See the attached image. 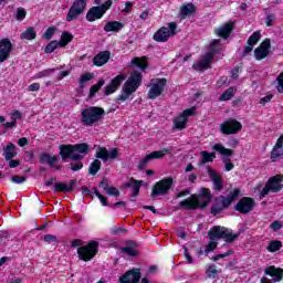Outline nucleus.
<instances>
[{
  "label": "nucleus",
  "mask_w": 283,
  "mask_h": 283,
  "mask_svg": "<svg viewBox=\"0 0 283 283\" xmlns=\"http://www.w3.org/2000/svg\"><path fill=\"white\" fill-rule=\"evenodd\" d=\"M96 253H98V242L96 241H91L87 245H82L77 249L78 258L84 262H90L95 258Z\"/></svg>",
  "instance_id": "10"
},
{
  "label": "nucleus",
  "mask_w": 283,
  "mask_h": 283,
  "mask_svg": "<svg viewBox=\"0 0 283 283\" xmlns=\"http://www.w3.org/2000/svg\"><path fill=\"white\" fill-rule=\"evenodd\" d=\"M211 202V191L207 188H201L198 195H191L188 199L180 202V207L192 211L196 209H205Z\"/></svg>",
  "instance_id": "2"
},
{
  "label": "nucleus",
  "mask_w": 283,
  "mask_h": 283,
  "mask_svg": "<svg viewBox=\"0 0 283 283\" xmlns=\"http://www.w3.org/2000/svg\"><path fill=\"white\" fill-rule=\"evenodd\" d=\"M140 282V269L128 270L119 277V283H138Z\"/></svg>",
  "instance_id": "23"
},
{
  "label": "nucleus",
  "mask_w": 283,
  "mask_h": 283,
  "mask_svg": "<svg viewBox=\"0 0 283 283\" xmlns=\"http://www.w3.org/2000/svg\"><path fill=\"white\" fill-rule=\"evenodd\" d=\"M11 182H14L15 185H22V182H25V177L13 176L11 177Z\"/></svg>",
  "instance_id": "56"
},
{
  "label": "nucleus",
  "mask_w": 283,
  "mask_h": 283,
  "mask_svg": "<svg viewBox=\"0 0 283 283\" xmlns=\"http://www.w3.org/2000/svg\"><path fill=\"white\" fill-rule=\"evenodd\" d=\"M107 196H120V191H118L115 187H108L106 190Z\"/></svg>",
  "instance_id": "54"
},
{
  "label": "nucleus",
  "mask_w": 283,
  "mask_h": 283,
  "mask_svg": "<svg viewBox=\"0 0 283 283\" xmlns=\"http://www.w3.org/2000/svg\"><path fill=\"white\" fill-rule=\"evenodd\" d=\"M41 90V84L39 83H33L29 86V92H39Z\"/></svg>",
  "instance_id": "61"
},
{
  "label": "nucleus",
  "mask_w": 283,
  "mask_h": 283,
  "mask_svg": "<svg viewBox=\"0 0 283 283\" xmlns=\"http://www.w3.org/2000/svg\"><path fill=\"white\" fill-rule=\"evenodd\" d=\"M193 12H196V6L192 3L184 4L180 8V17H182V19H186V17H191Z\"/></svg>",
  "instance_id": "33"
},
{
  "label": "nucleus",
  "mask_w": 283,
  "mask_h": 283,
  "mask_svg": "<svg viewBox=\"0 0 283 283\" xmlns=\"http://www.w3.org/2000/svg\"><path fill=\"white\" fill-rule=\"evenodd\" d=\"M262 36V33L260 31H255L248 40V43H251L252 45H256L258 41H260Z\"/></svg>",
  "instance_id": "49"
},
{
  "label": "nucleus",
  "mask_w": 283,
  "mask_h": 283,
  "mask_svg": "<svg viewBox=\"0 0 283 283\" xmlns=\"http://www.w3.org/2000/svg\"><path fill=\"white\" fill-rule=\"evenodd\" d=\"M199 156L201 158V160L199 161V166L202 167V165H207V163H213V159L216 158V153L202 150L199 153Z\"/></svg>",
  "instance_id": "31"
},
{
  "label": "nucleus",
  "mask_w": 283,
  "mask_h": 283,
  "mask_svg": "<svg viewBox=\"0 0 283 283\" xmlns=\"http://www.w3.org/2000/svg\"><path fill=\"white\" fill-rule=\"evenodd\" d=\"M71 169H72V171H78V170L83 169V163L77 161V163L71 164Z\"/></svg>",
  "instance_id": "59"
},
{
  "label": "nucleus",
  "mask_w": 283,
  "mask_h": 283,
  "mask_svg": "<svg viewBox=\"0 0 283 283\" xmlns=\"http://www.w3.org/2000/svg\"><path fill=\"white\" fill-rule=\"evenodd\" d=\"M219 129L226 136H231L242 132V123L238 122L235 118H229L220 124Z\"/></svg>",
  "instance_id": "15"
},
{
  "label": "nucleus",
  "mask_w": 283,
  "mask_h": 283,
  "mask_svg": "<svg viewBox=\"0 0 283 283\" xmlns=\"http://www.w3.org/2000/svg\"><path fill=\"white\" fill-rule=\"evenodd\" d=\"M105 85V81L101 80L99 82H97L95 85H93L91 87V92H90V97H94V95L96 94V92H98V90H101L103 86Z\"/></svg>",
  "instance_id": "48"
},
{
  "label": "nucleus",
  "mask_w": 283,
  "mask_h": 283,
  "mask_svg": "<svg viewBox=\"0 0 283 283\" xmlns=\"http://www.w3.org/2000/svg\"><path fill=\"white\" fill-rule=\"evenodd\" d=\"M20 38L25 41H34V39H36V31H34V28L30 27L22 32Z\"/></svg>",
  "instance_id": "37"
},
{
  "label": "nucleus",
  "mask_w": 283,
  "mask_h": 283,
  "mask_svg": "<svg viewBox=\"0 0 283 283\" xmlns=\"http://www.w3.org/2000/svg\"><path fill=\"white\" fill-rule=\"evenodd\" d=\"M229 255H233V250H228L223 254H217L212 258L213 262H218V260H221L222 258H229Z\"/></svg>",
  "instance_id": "53"
},
{
  "label": "nucleus",
  "mask_w": 283,
  "mask_h": 283,
  "mask_svg": "<svg viewBox=\"0 0 283 283\" xmlns=\"http://www.w3.org/2000/svg\"><path fill=\"white\" fill-rule=\"evenodd\" d=\"M176 30H178V24L176 22H170L168 23V27L160 28L154 34V41H157L158 43H165L169 41L170 36H175Z\"/></svg>",
  "instance_id": "9"
},
{
  "label": "nucleus",
  "mask_w": 283,
  "mask_h": 283,
  "mask_svg": "<svg viewBox=\"0 0 283 283\" xmlns=\"http://www.w3.org/2000/svg\"><path fill=\"white\" fill-rule=\"evenodd\" d=\"M112 0H107L102 6L91 8L86 13V20L92 23L98 21V19H103L105 12L112 8Z\"/></svg>",
  "instance_id": "11"
},
{
  "label": "nucleus",
  "mask_w": 283,
  "mask_h": 283,
  "mask_svg": "<svg viewBox=\"0 0 283 283\" xmlns=\"http://www.w3.org/2000/svg\"><path fill=\"white\" fill-rule=\"evenodd\" d=\"M60 160H61V157H59V155L52 156L48 153L42 154L40 157V163L49 165V167H52L56 171H59V169H61V167L56 166V163H59Z\"/></svg>",
  "instance_id": "25"
},
{
  "label": "nucleus",
  "mask_w": 283,
  "mask_h": 283,
  "mask_svg": "<svg viewBox=\"0 0 283 283\" xmlns=\"http://www.w3.org/2000/svg\"><path fill=\"white\" fill-rule=\"evenodd\" d=\"M273 21H274L273 15H268L266 17L265 24L268 25V28H271V25H273Z\"/></svg>",
  "instance_id": "63"
},
{
  "label": "nucleus",
  "mask_w": 283,
  "mask_h": 283,
  "mask_svg": "<svg viewBox=\"0 0 283 283\" xmlns=\"http://www.w3.org/2000/svg\"><path fill=\"white\" fill-rule=\"evenodd\" d=\"M238 196H240V189L235 188L233 191L230 192L228 197L221 196L217 198L211 207L212 216H218V213L224 211V209H227V207H229V205H231V202H233V200H235Z\"/></svg>",
  "instance_id": "7"
},
{
  "label": "nucleus",
  "mask_w": 283,
  "mask_h": 283,
  "mask_svg": "<svg viewBox=\"0 0 283 283\" xmlns=\"http://www.w3.org/2000/svg\"><path fill=\"white\" fill-rule=\"evenodd\" d=\"M10 52H12V42L9 39H3L0 41V63H4L8 61L10 56Z\"/></svg>",
  "instance_id": "24"
},
{
  "label": "nucleus",
  "mask_w": 283,
  "mask_h": 283,
  "mask_svg": "<svg viewBox=\"0 0 283 283\" xmlns=\"http://www.w3.org/2000/svg\"><path fill=\"white\" fill-rule=\"evenodd\" d=\"M18 145L19 147H25V145H28V138L22 137L18 140Z\"/></svg>",
  "instance_id": "64"
},
{
  "label": "nucleus",
  "mask_w": 283,
  "mask_h": 283,
  "mask_svg": "<svg viewBox=\"0 0 283 283\" xmlns=\"http://www.w3.org/2000/svg\"><path fill=\"white\" fill-rule=\"evenodd\" d=\"M87 151H90V145L83 143L73 146H63L61 148L60 155L62 156L63 160H65V158H71L72 160H81L83 158L81 154H87Z\"/></svg>",
  "instance_id": "4"
},
{
  "label": "nucleus",
  "mask_w": 283,
  "mask_h": 283,
  "mask_svg": "<svg viewBox=\"0 0 283 283\" xmlns=\"http://www.w3.org/2000/svg\"><path fill=\"white\" fill-rule=\"evenodd\" d=\"M167 85L166 78H153L150 81V88L148 92V98L154 101L155 98H158L165 92V87Z\"/></svg>",
  "instance_id": "16"
},
{
  "label": "nucleus",
  "mask_w": 283,
  "mask_h": 283,
  "mask_svg": "<svg viewBox=\"0 0 283 283\" xmlns=\"http://www.w3.org/2000/svg\"><path fill=\"white\" fill-rule=\"evenodd\" d=\"M220 50V40H213L210 43V49L209 52L206 53L201 60L197 61L193 64L195 70H209V67H211V63L213 62V56L216 54V52H219Z\"/></svg>",
  "instance_id": "5"
},
{
  "label": "nucleus",
  "mask_w": 283,
  "mask_h": 283,
  "mask_svg": "<svg viewBox=\"0 0 283 283\" xmlns=\"http://www.w3.org/2000/svg\"><path fill=\"white\" fill-rule=\"evenodd\" d=\"M265 275H270L273 282H281L283 276V270L273 265L269 266L264 271Z\"/></svg>",
  "instance_id": "28"
},
{
  "label": "nucleus",
  "mask_w": 283,
  "mask_h": 283,
  "mask_svg": "<svg viewBox=\"0 0 283 283\" xmlns=\"http://www.w3.org/2000/svg\"><path fill=\"white\" fill-rule=\"evenodd\" d=\"M56 32V27H50L46 29V31L43 33V39H46V41H50L52 36H54V33Z\"/></svg>",
  "instance_id": "51"
},
{
  "label": "nucleus",
  "mask_w": 283,
  "mask_h": 283,
  "mask_svg": "<svg viewBox=\"0 0 283 283\" xmlns=\"http://www.w3.org/2000/svg\"><path fill=\"white\" fill-rule=\"evenodd\" d=\"M74 39V35H72L70 32H63L61 35L60 48H65L69 43H72V40Z\"/></svg>",
  "instance_id": "40"
},
{
  "label": "nucleus",
  "mask_w": 283,
  "mask_h": 283,
  "mask_svg": "<svg viewBox=\"0 0 283 283\" xmlns=\"http://www.w3.org/2000/svg\"><path fill=\"white\" fill-rule=\"evenodd\" d=\"M134 4L132 2H126L125 8L122 10V12H132V8Z\"/></svg>",
  "instance_id": "62"
},
{
  "label": "nucleus",
  "mask_w": 283,
  "mask_h": 283,
  "mask_svg": "<svg viewBox=\"0 0 283 283\" xmlns=\"http://www.w3.org/2000/svg\"><path fill=\"white\" fill-rule=\"evenodd\" d=\"M208 176L212 180L214 191H221L222 186L224 185L222 181V177L211 168H208Z\"/></svg>",
  "instance_id": "27"
},
{
  "label": "nucleus",
  "mask_w": 283,
  "mask_h": 283,
  "mask_svg": "<svg viewBox=\"0 0 283 283\" xmlns=\"http://www.w3.org/2000/svg\"><path fill=\"white\" fill-rule=\"evenodd\" d=\"M52 74H54V69H46L36 73L34 78H45L48 76H52Z\"/></svg>",
  "instance_id": "45"
},
{
  "label": "nucleus",
  "mask_w": 283,
  "mask_h": 283,
  "mask_svg": "<svg viewBox=\"0 0 283 283\" xmlns=\"http://www.w3.org/2000/svg\"><path fill=\"white\" fill-rule=\"evenodd\" d=\"M93 193L96 196V198H98L102 207H109V202H107V198L101 195L96 188H93Z\"/></svg>",
  "instance_id": "47"
},
{
  "label": "nucleus",
  "mask_w": 283,
  "mask_h": 283,
  "mask_svg": "<svg viewBox=\"0 0 283 283\" xmlns=\"http://www.w3.org/2000/svg\"><path fill=\"white\" fill-rule=\"evenodd\" d=\"M174 185V179L171 177L164 178L159 180L151 190V198H156V196H167L169 193L171 187Z\"/></svg>",
  "instance_id": "13"
},
{
  "label": "nucleus",
  "mask_w": 283,
  "mask_h": 283,
  "mask_svg": "<svg viewBox=\"0 0 283 283\" xmlns=\"http://www.w3.org/2000/svg\"><path fill=\"white\" fill-rule=\"evenodd\" d=\"M270 229H272V231H280L282 229V222L273 221L270 226Z\"/></svg>",
  "instance_id": "58"
},
{
  "label": "nucleus",
  "mask_w": 283,
  "mask_h": 283,
  "mask_svg": "<svg viewBox=\"0 0 283 283\" xmlns=\"http://www.w3.org/2000/svg\"><path fill=\"white\" fill-rule=\"evenodd\" d=\"M140 185H143V181H136L133 180V182L129 185V187H132L133 189V198H135V196H138V193H140Z\"/></svg>",
  "instance_id": "46"
},
{
  "label": "nucleus",
  "mask_w": 283,
  "mask_h": 283,
  "mask_svg": "<svg viewBox=\"0 0 283 283\" xmlns=\"http://www.w3.org/2000/svg\"><path fill=\"white\" fill-rule=\"evenodd\" d=\"M112 56V53L109 51H102L97 53L93 59V65H96V67H103Z\"/></svg>",
  "instance_id": "26"
},
{
  "label": "nucleus",
  "mask_w": 283,
  "mask_h": 283,
  "mask_svg": "<svg viewBox=\"0 0 283 283\" xmlns=\"http://www.w3.org/2000/svg\"><path fill=\"white\" fill-rule=\"evenodd\" d=\"M218 249V242L216 240H210V242L206 245L205 250H199L198 255H209L211 252Z\"/></svg>",
  "instance_id": "35"
},
{
  "label": "nucleus",
  "mask_w": 283,
  "mask_h": 283,
  "mask_svg": "<svg viewBox=\"0 0 283 283\" xmlns=\"http://www.w3.org/2000/svg\"><path fill=\"white\" fill-rule=\"evenodd\" d=\"M56 237H54V234H46L44 237V242H48L49 244H53L56 243Z\"/></svg>",
  "instance_id": "57"
},
{
  "label": "nucleus",
  "mask_w": 283,
  "mask_h": 283,
  "mask_svg": "<svg viewBox=\"0 0 283 283\" xmlns=\"http://www.w3.org/2000/svg\"><path fill=\"white\" fill-rule=\"evenodd\" d=\"M272 98H273V94H268L263 98H261L260 104L266 105V103H271Z\"/></svg>",
  "instance_id": "60"
},
{
  "label": "nucleus",
  "mask_w": 283,
  "mask_h": 283,
  "mask_svg": "<svg viewBox=\"0 0 283 283\" xmlns=\"http://www.w3.org/2000/svg\"><path fill=\"white\" fill-rule=\"evenodd\" d=\"M282 156H283V149L281 148L280 144L276 143L271 151V159L273 163H275V160L277 158H282Z\"/></svg>",
  "instance_id": "39"
},
{
  "label": "nucleus",
  "mask_w": 283,
  "mask_h": 283,
  "mask_svg": "<svg viewBox=\"0 0 283 283\" xmlns=\"http://www.w3.org/2000/svg\"><path fill=\"white\" fill-rule=\"evenodd\" d=\"M196 114V106L185 109L179 116L174 119V127L176 129H185L189 116Z\"/></svg>",
  "instance_id": "18"
},
{
  "label": "nucleus",
  "mask_w": 283,
  "mask_h": 283,
  "mask_svg": "<svg viewBox=\"0 0 283 283\" xmlns=\"http://www.w3.org/2000/svg\"><path fill=\"white\" fill-rule=\"evenodd\" d=\"M85 8H87V0H74L66 14V21L69 23L76 21V19H78V17L85 12Z\"/></svg>",
  "instance_id": "12"
},
{
  "label": "nucleus",
  "mask_w": 283,
  "mask_h": 283,
  "mask_svg": "<svg viewBox=\"0 0 283 283\" xmlns=\"http://www.w3.org/2000/svg\"><path fill=\"white\" fill-rule=\"evenodd\" d=\"M143 83V76L140 75V72L133 71L130 73V76L126 80L124 83L120 94L116 98L117 105H120L127 101L134 99V93L140 87V84Z\"/></svg>",
  "instance_id": "1"
},
{
  "label": "nucleus",
  "mask_w": 283,
  "mask_h": 283,
  "mask_svg": "<svg viewBox=\"0 0 283 283\" xmlns=\"http://www.w3.org/2000/svg\"><path fill=\"white\" fill-rule=\"evenodd\" d=\"M232 30H233V23L229 22L216 29V34L217 36H221L222 39H229V35L231 34Z\"/></svg>",
  "instance_id": "29"
},
{
  "label": "nucleus",
  "mask_w": 283,
  "mask_h": 283,
  "mask_svg": "<svg viewBox=\"0 0 283 283\" xmlns=\"http://www.w3.org/2000/svg\"><path fill=\"white\" fill-rule=\"evenodd\" d=\"M93 75L92 73H85L80 77V87H83V85H85V83H87L88 81H92Z\"/></svg>",
  "instance_id": "52"
},
{
  "label": "nucleus",
  "mask_w": 283,
  "mask_h": 283,
  "mask_svg": "<svg viewBox=\"0 0 283 283\" xmlns=\"http://www.w3.org/2000/svg\"><path fill=\"white\" fill-rule=\"evenodd\" d=\"M95 148L96 158H99L103 163H108V160H116V158H118V149L116 148L107 149L101 146H95Z\"/></svg>",
  "instance_id": "17"
},
{
  "label": "nucleus",
  "mask_w": 283,
  "mask_h": 283,
  "mask_svg": "<svg viewBox=\"0 0 283 283\" xmlns=\"http://www.w3.org/2000/svg\"><path fill=\"white\" fill-rule=\"evenodd\" d=\"M167 154H171V149L169 148H164L161 150H155L150 154H148L146 157H144L140 161H139V167H145V165H147L148 163H150V160H156L158 158H165V156H167Z\"/></svg>",
  "instance_id": "20"
},
{
  "label": "nucleus",
  "mask_w": 283,
  "mask_h": 283,
  "mask_svg": "<svg viewBox=\"0 0 283 283\" xmlns=\"http://www.w3.org/2000/svg\"><path fill=\"white\" fill-rule=\"evenodd\" d=\"M235 92H238L237 87H230L223 92V94L219 97V101H231L232 96H235Z\"/></svg>",
  "instance_id": "41"
},
{
  "label": "nucleus",
  "mask_w": 283,
  "mask_h": 283,
  "mask_svg": "<svg viewBox=\"0 0 283 283\" xmlns=\"http://www.w3.org/2000/svg\"><path fill=\"white\" fill-rule=\"evenodd\" d=\"M120 253L128 255V258H136V255H138L136 243H127L125 247L120 248Z\"/></svg>",
  "instance_id": "30"
},
{
  "label": "nucleus",
  "mask_w": 283,
  "mask_h": 283,
  "mask_svg": "<svg viewBox=\"0 0 283 283\" xmlns=\"http://www.w3.org/2000/svg\"><path fill=\"white\" fill-rule=\"evenodd\" d=\"M130 63L132 65H136L140 72H145V70H147V59L145 57H134Z\"/></svg>",
  "instance_id": "36"
},
{
  "label": "nucleus",
  "mask_w": 283,
  "mask_h": 283,
  "mask_svg": "<svg viewBox=\"0 0 283 283\" xmlns=\"http://www.w3.org/2000/svg\"><path fill=\"white\" fill-rule=\"evenodd\" d=\"M61 46L59 41H51L44 49L45 54H52L56 48Z\"/></svg>",
  "instance_id": "44"
},
{
  "label": "nucleus",
  "mask_w": 283,
  "mask_h": 283,
  "mask_svg": "<svg viewBox=\"0 0 283 283\" xmlns=\"http://www.w3.org/2000/svg\"><path fill=\"white\" fill-rule=\"evenodd\" d=\"M282 249V241H271L268 245L269 253H275Z\"/></svg>",
  "instance_id": "42"
},
{
  "label": "nucleus",
  "mask_w": 283,
  "mask_h": 283,
  "mask_svg": "<svg viewBox=\"0 0 283 283\" xmlns=\"http://www.w3.org/2000/svg\"><path fill=\"white\" fill-rule=\"evenodd\" d=\"M99 170H101V160L95 159L91 164L88 171H90L91 176H96V174H98Z\"/></svg>",
  "instance_id": "43"
},
{
  "label": "nucleus",
  "mask_w": 283,
  "mask_h": 283,
  "mask_svg": "<svg viewBox=\"0 0 283 283\" xmlns=\"http://www.w3.org/2000/svg\"><path fill=\"white\" fill-rule=\"evenodd\" d=\"M283 188V176L276 175L274 177H271L268 182L265 184V187L261 191V198H265V196H269V193H277L279 191H282Z\"/></svg>",
  "instance_id": "8"
},
{
  "label": "nucleus",
  "mask_w": 283,
  "mask_h": 283,
  "mask_svg": "<svg viewBox=\"0 0 283 283\" xmlns=\"http://www.w3.org/2000/svg\"><path fill=\"white\" fill-rule=\"evenodd\" d=\"M208 238L209 240H224L227 243L233 242L235 238H238V234H233V231H231L228 228L214 226L208 231Z\"/></svg>",
  "instance_id": "6"
},
{
  "label": "nucleus",
  "mask_w": 283,
  "mask_h": 283,
  "mask_svg": "<svg viewBox=\"0 0 283 283\" xmlns=\"http://www.w3.org/2000/svg\"><path fill=\"white\" fill-rule=\"evenodd\" d=\"M105 116V109L97 106H90L82 111V123L86 127H94L98 125Z\"/></svg>",
  "instance_id": "3"
},
{
  "label": "nucleus",
  "mask_w": 283,
  "mask_h": 283,
  "mask_svg": "<svg viewBox=\"0 0 283 283\" xmlns=\"http://www.w3.org/2000/svg\"><path fill=\"white\" fill-rule=\"evenodd\" d=\"M74 189V181H71L70 186L66 184L57 182L55 184V191H63L64 193H70Z\"/></svg>",
  "instance_id": "38"
},
{
  "label": "nucleus",
  "mask_w": 283,
  "mask_h": 283,
  "mask_svg": "<svg viewBox=\"0 0 283 283\" xmlns=\"http://www.w3.org/2000/svg\"><path fill=\"white\" fill-rule=\"evenodd\" d=\"M3 156H4L6 160H12V158H14V156H17V146H14V144H12V143H9L7 145V147L4 148Z\"/></svg>",
  "instance_id": "34"
},
{
  "label": "nucleus",
  "mask_w": 283,
  "mask_h": 283,
  "mask_svg": "<svg viewBox=\"0 0 283 283\" xmlns=\"http://www.w3.org/2000/svg\"><path fill=\"white\" fill-rule=\"evenodd\" d=\"M10 117H11V120H12L13 123H17V120H21L22 115H21V112H19V111H13V112L10 114Z\"/></svg>",
  "instance_id": "55"
},
{
  "label": "nucleus",
  "mask_w": 283,
  "mask_h": 283,
  "mask_svg": "<svg viewBox=\"0 0 283 283\" xmlns=\"http://www.w3.org/2000/svg\"><path fill=\"white\" fill-rule=\"evenodd\" d=\"M122 28H123V23L118 21H108L104 25V32H120Z\"/></svg>",
  "instance_id": "32"
},
{
  "label": "nucleus",
  "mask_w": 283,
  "mask_h": 283,
  "mask_svg": "<svg viewBox=\"0 0 283 283\" xmlns=\"http://www.w3.org/2000/svg\"><path fill=\"white\" fill-rule=\"evenodd\" d=\"M28 12L25 11L24 8H18L15 11V19L17 21H23L25 19Z\"/></svg>",
  "instance_id": "50"
},
{
  "label": "nucleus",
  "mask_w": 283,
  "mask_h": 283,
  "mask_svg": "<svg viewBox=\"0 0 283 283\" xmlns=\"http://www.w3.org/2000/svg\"><path fill=\"white\" fill-rule=\"evenodd\" d=\"M270 51L271 40L266 39L254 50V56L256 61H262V59H266V56H269Z\"/></svg>",
  "instance_id": "22"
},
{
  "label": "nucleus",
  "mask_w": 283,
  "mask_h": 283,
  "mask_svg": "<svg viewBox=\"0 0 283 283\" xmlns=\"http://www.w3.org/2000/svg\"><path fill=\"white\" fill-rule=\"evenodd\" d=\"M212 149L214 151H218V154L222 155L221 160L224 165L226 171H231L234 166H233V163H231V159H229V158H230V156H233V151L231 149L224 147V145H222V144H214L212 146Z\"/></svg>",
  "instance_id": "14"
},
{
  "label": "nucleus",
  "mask_w": 283,
  "mask_h": 283,
  "mask_svg": "<svg viewBox=\"0 0 283 283\" xmlns=\"http://www.w3.org/2000/svg\"><path fill=\"white\" fill-rule=\"evenodd\" d=\"M126 78L127 75L125 74H119L115 76L113 80H111V83L105 87L104 94L106 96H109L117 92L118 87H120V83H123V81H126Z\"/></svg>",
  "instance_id": "21"
},
{
  "label": "nucleus",
  "mask_w": 283,
  "mask_h": 283,
  "mask_svg": "<svg viewBox=\"0 0 283 283\" xmlns=\"http://www.w3.org/2000/svg\"><path fill=\"white\" fill-rule=\"evenodd\" d=\"M254 207L255 200H253V198L243 197L238 201L234 209L235 211H239V213H251Z\"/></svg>",
  "instance_id": "19"
}]
</instances>
